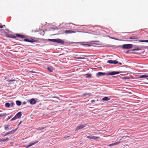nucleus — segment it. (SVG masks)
Instances as JSON below:
<instances>
[{
    "label": "nucleus",
    "mask_w": 148,
    "mask_h": 148,
    "mask_svg": "<svg viewBox=\"0 0 148 148\" xmlns=\"http://www.w3.org/2000/svg\"><path fill=\"white\" fill-rule=\"evenodd\" d=\"M86 75L87 77H91L92 76L91 74L89 73L86 74Z\"/></svg>",
    "instance_id": "obj_25"
},
{
    "label": "nucleus",
    "mask_w": 148,
    "mask_h": 148,
    "mask_svg": "<svg viewBox=\"0 0 148 148\" xmlns=\"http://www.w3.org/2000/svg\"><path fill=\"white\" fill-rule=\"evenodd\" d=\"M64 33L66 34H70L75 33V32L73 30H66L64 31Z\"/></svg>",
    "instance_id": "obj_9"
},
{
    "label": "nucleus",
    "mask_w": 148,
    "mask_h": 148,
    "mask_svg": "<svg viewBox=\"0 0 148 148\" xmlns=\"http://www.w3.org/2000/svg\"><path fill=\"white\" fill-rule=\"evenodd\" d=\"M81 45H84V46H86L87 47H90V46H91V45H90V44H82Z\"/></svg>",
    "instance_id": "obj_27"
},
{
    "label": "nucleus",
    "mask_w": 148,
    "mask_h": 148,
    "mask_svg": "<svg viewBox=\"0 0 148 148\" xmlns=\"http://www.w3.org/2000/svg\"><path fill=\"white\" fill-rule=\"evenodd\" d=\"M107 62L110 64H116L117 63H119L120 65H122V63L121 62L118 63L117 61L116 60H108L107 61Z\"/></svg>",
    "instance_id": "obj_4"
},
{
    "label": "nucleus",
    "mask_w": 148,
    "mask_h": 148,
    "mask_svg": "<svg viewBox=\"0 0 148 148\" xmlns=\"http://www.w3.org/2000/svg\"><path fill=\"white\" fill-rule=\"evenodd\" d=\"M44 128H45L44 127L39 128H38V130H43V129H44Z\"/></svg>",
    "instance_id": "obj_35"
},
{
    "label": "nucleus",
    "mask_w": 148,
    "mask_h": 148,
    "mask_svg": "<svg viewBox=\"0 0 148 148\" xmlns=\"http://www.w3.org/2000/svg\"><path fill=\"white\" fill-rule=\"evenodd\" d=\"M29 72L35 73H37V72H36L35 71H29Z\"/></svg>",
    "instance_id": "obj_34"
},
{
    "label": "nucleus",
    "mask_w": 148,
    "mask_h": 148,
    "mask_svg": "<svg viewBox=\"0 0 148 148\" xmlns=\"http://www.w3.org/2000/svg\"><path fill=\"white\" fill-rule=\"evenodd\" d=\"M3 27V26L0 25V31H1V29Z\"/></svg>",
    "instance_id": "obj_36"
},
{
    "label": "nucleus",
    "mask_w": 148,
    "mask_h": 148,
    "mask_svg": "<svg viewBox=\"0 0 148 148\" xmlns=\"http://www.w3.org/2000/svg\"><path fill=\"white\" fill-rule=\"evenodd\" d=\"M108 145L109 146H113V143L112 144H110Z\"/></svg>",
    "instance_id": "obj_39"
},
{
    "label": "nucleus",
    "mask_w": 148,
    "mask_h": 148,
    "mask_svg": "<svg viewBox=\"0 0 148 148\" xmlns=\"http://www.w3.org/2000/svg\"><path fill=\"white\" fill-rule=\"evenodd\" d=\"M110 98H109L108 97H105L103 98L102 99V100L103 101H108L110 100Z\"/></svg>",
    "instance_id": "obj_15"
},
{
    "label": "nucleus",
    "mask_w": 148,
    "mask_h": 148,
    "mask_svg": "<svg viewBox=\"0 0 148 148\" xmlns=\"http://www.w3.org/2000/svg\"><path fill=\"white\" fill-rule=\"evenodd\" d=\"M147 79L148 80V78H147Z\"/></svg>",
    "instance_id": "obj_46"
},
{
    "label": "nucleus",
    "mask_w": 148,
    "mask_h": 148,
    "mask_svg": "<svg viewBox=\"0 0 148 148\" xmlns=\"http://www.w3.org/2000/svg\"><path fill=\"white\" fill-rule=\"evenodd\" d=\"M14 104V103L13 102H11L10 103V106L11 107H13Z\"/></svg>",
    "instance_id": "obj_31"
},
{
    "label": "nucleus",
    "mask_w": 148,
    "mask_h": 148,
    "mask_svg": "<svg viewBox=\"0 0 148 148\" xmlns=\"http://www.w3.org/2000/svg\"><path fill=\"white\" fill-rule=\"evenodd\" d=\"M87 95H88L89 96H90L91 95V94L90 93H86V94H85V93L83 95V96H85Z\"/></svg>",
    "instance_id": "obj_29"
},
{
    "label": "nucleus",
    "mask_w": 148,
    "mask_h": 148,
    "mask_svg": "<svg viewBox=\"0 0 148 148\" xmlns=\"http://www.w3.org/2000/svg\"><path fill=\"white\" fill-rule=\"evenodd\" d=\"M29 102L31 104H34L36 103V100L34 99H32L29 100Z\"/></svg>",
    "instance_id": "obj_10"
},
{
    "label": "nucleus",
    "mask_w": 148,
    "mask_h": 148,
    "mask_svg": "<svg viewBox=\"0 0 148 148\" xmlns=\"http://www.w3.org/2000/svg\"><path fill=\"white\" fill-rule=\"evenodd\" d=\"M15 79H8L7 81L8 82H12L13 81H15Z\"/></svg>",
    "instance_id": "obj_33"
},
{
    "label": "nucleus",
    "mask_w": 148,
    "mask_h": 148,
    "mask_svg": "<svg viewBox=\"0 0 148 148\" xmlns=\"http://www.w3.org/2000/svg\"><path fill=\"white\" fill-rule=\"evenodd\" d=\"M128 53V51H127V52H126V53Z\"/></svg>",
    "instance_id": "obj_45"
},
{
    "label": "nucleus",
    "mask_w": 148,
    "mask_h": 148,
    "mask_svg": "<svg viewBox=\"0 0 148 148\" xmlns=\"http://www.w3.org/2000/svg\"><path fill=\"white\" fill-rule=\"evenodd\" d=\"M136 50V49H134L133 50V51H136V50Z\"/></svg>",
    "instance_id": "obj_41"
},
{
    "label": "nucleus",
    "mask_w": 148,
    "mask_h": 148,
    "mask_svg": "<svg viewBox=\"0 0 148 148\" xmlns=\"http://www.w3.org/2000/svg\"><path fill=\"white\" fill-rule=\"evenodd\" d=\"M95 100H92L91 101V103H93V102H95Z\"/></svg>",
    "instance_id": "obj_38"
},
{
    "label": "nucleus",
    "mask_w": 148,
    "mask_h": 148,
    "mask_svg": "<svg viewBox=\"0 0 148 148\" xmlns=\"http://www.w3.org/2000/svg\"><path fill=\"white\" fill-rule=\"evenodd\" d=\"M57 40L56 39H49L48 40L49 41H51L53 42H57Z\"/></svg>",
    "instance_id": "obj_18"
},
{
    "label": "nucleus",
    "mask_w": 148,
    "mask_h": 148,
    "mask_svg": "<svg viewBox=\"0 0 148 148\" xmlns=\"http://www.w3.org/2000/svg\"><path fill=\"white\" fill-rule=\"evenodd\" d=\"M24 40L25 41H27L32 43L35 42L37 41V40L31 38H25L24 39Z\"/></svg>",
    "instance_id": "obj_6"
},
{
    "label": "nucleus",
    "mask_w": 148,
    "mask_h": 148,
    "mask_svg": "<svg viewBox=\"0 0 148 148\" xmlns=\"http://www.w3.org/2000/svg\"><path fill=\"white\" fill-rule=\"evenodd\" d=\"M9 125H7L6 126H5V129L6 130H9V127H10Z\"/></svg>",
    "instance_id": "obj_23"
},
{
    "label": "nucleus",
    "mask_w": 148,
    "mask_h": 148,
    "mask_svg": "<svg viewBox=\"0 0 148 148\" xmlns=\"http://www.w3.org/2000/svg\"><path fill=\"white\" fill-rule=\"evenodd\" d=\"M7 115V114L6 113H4L2 114H0V117H3L4 116Z\"/></svg>",
    "instance_id": "obj_26"
},
{
    "label": "nucleus",
    "mask_w": 148,
    "mask_h": 148,
    "mask_svg": "<svg viewBox=\"0 0 148 148\" xmlns=\"http://www.w3.org/2000/svg\"><path fill=\"white\" fill-rule=\"evenodd\" d=\"M105 74V73L99 72L97 74V77H99L101 75H104Z\"/></svg>",
    "instance_id": "obj_14"
},
{
    "label": "nucleus",
    "mask_w": 148,
    "mask_h": 148,
    "mask_svg": "<svg viewBox=\"0 0 148 148\" xmlns=\"http://www.w3.org/2000/svg\"><path fill=\"white\" fill-rule=\"evenodd\" d=\"M5 106L6 108H9L10 106V103H6L5 104Z\"/></svg>",
    "instance_id": "obj_22"
},
{
    "label": "nucleus",
    "mask_w": 148,
    "mask_h": 148,
    "mask_svg": "<svg viewBox=\"0 0 148 148\" xmlns=\"http://www.w3.org/2000/svg\"><path fill=\"white\" fill-rule=\"evenodd\" d=\"M21 116L22 114L21 112H18L16 114L15 116L11 119V121H13L17 119L20 118L21 117Z\"/></svg>",
    "instance_id": "obj_1"
},
{
    "label": "nucleus",
    "mask_w": 148,
    "mask_h": 148,
    "mask_svg": "<svg viewBox=\"0 0 148 148\" xmlns=\"http://www.w3.org/2000/svg\"><path fill=\"white\" fill-rule=\"evenodd\" d=\"M38 141H36V142H34V143H30V144L29 145H27L26 147V148H29V147H30L36 144V143H38Z\"/></svg>",
    "instance_id": "obj_11"
},
{
    "label": "nucleus",
    "mask_w": 148,
    "mask_h": 148,
    "mask_svg": "<svg viewBox=\"0 0 148 148\" xmlns=\"http://www.w3.org/2000/svg\"><path fill=\"white\" fill-rule=\"evenodd\" d=\"M24 36L19 34H16L15 35L11 34L10 35V37L11 38H15L16 37L23 38L24 37Z\"/></svg>",
    "instance_id": "obj_3"
},
{
    "label": "nucleus",
    "mask_w": 148,
    "mask_h": 148,
    "mask_svg": "<svg viewBox=\"0 0 148 148\" xmlns=\"http://www.w3.org/2000/svg\"><path fill=\"white\" fill-rule=\"evenodd\" d=\"M18 128H16L15 129L12 130L10 132H9L7 133H6L4 135V136H7L9 134H14L18 129Z\"/></svg>",
    "instance_id": "obj_5"
},
{
    "label": "nucleus",
    "mask_w": 148,
    "mask_h": 148,
    "mask_svg": "<svg viewBox=\"0 0 148 148\" xmlns=\"http://www.w3.org/2000/svg\"><path fill=\"white\" fill-rule=\"evenodd\" d=\"M137 37L136 36H132L131 37H130L129 38L130 39H136Z\"/></svg>",
    "instance_id": "obj_19"
},
{
    "label": "nucleus",
    "mask_w": 148,
    "mask_h": 148,
    "mask_svg": "<svg viewBox=\"0 0 148 148\" xmlns=\"http://www.w3.org/2000/svg\"><path fill=\"white\" fill-rule=\"evenodd\" d=\"M48 70L50 72H52L53 69L51 67H48L47 68Z\"/></svg>",
    "instance_id": "obj_21"
},
{
    "label": "nucleus",
    "mask_w": 148,
    "mask_h": 148,
    "mask_svg": "<svg viewBox=\"0 0 148 148\" xmlns=\"http://www.w3.org/2000/svg\"><path fill=\"white\" fill-rule=\"evenodd\" d=\"M16 103L18 106H19L21 105V102L17 100L16 101Z\"/></svg>",
    "instance_id": "obj_16"
},
{
    "label": "nucleus",
    "mask_w": 148,
    "mask_h": 148,
    "mask_svg": "<svg viewBox=\"0 0 148 148\" xmlns=\"http://www.w3.org/2000/svg\"><path fill=\"white\" fill-rule=\"evenodd\" d=\"M57 42L61 43L62 44H63L64 43V40L59 39H57Z\"/></svg>",
    "instance_id": "obj_12"
},
{
    "label": "nucleus",
    "mask_w": 148,
    "mask_h": 148,
    "mask_svg": "<svg viewBox=\"0 0 148 148\" xmlns=\"http://www.w3.org/2000/svg\"><path fill=\"white\" fill-rule=\"evenodd\" d=\"M69 137V136H68L67 137Z\"/></svg>",
    "instance_id": "obj_44"
},
{
    "label": "nucleus",
    "mask_w": 148,
    "mask_h": 148,
    "mask_svg": "<svg viewBox=\"0 0 148 148\" xmlns=\"http://www.w3.org/2000/svg\"><path fill=\"white\" fill-rule=\"evenodd\" d=\"M127 136V137H129V136Z\"/></svg>",
    "instance_id": "obj_43"
},
{
    "label": "nucleus",
    "mask_w": 148,
    "mask_h": 148,
    "mask_svg": "<svg viewBox=\"0 0 148 148\" xmlns=\"http://www.w3.org/2000/svg\"><path fill=\"white\" fill-rule=\"evenodd\" d=\"M22 121H21L18 124V126L19 125H20L21 124V123H22Z\"/></svg>",
    "instance_id": "obj_40"
},
{
    "label": "nucleus",
    "mask_w": 148,
    "mask_h": 148,
    "mask_svg": "<svg viewBox=\"0 0 148 148\" xmlns=\"http://www.w3.org/2000/svg\"><path fill=\"white\" fill-rule=\"evenodd\" d=\"M75 59H85V58L84 57H74V58Z\"/></svg>",
    "instance_id": "obj_24"
},
{
    "label": "nucleus",
    "mask_w": 148,
    "mask_h": 148,
    "mask_svg": "<svg viewBox=\"0 0 148 148\" xmlns=\"http://www.w3.org/2000/svg\"><path fill=\"white\" fill-rule=\"evenodd\" d=\"M120 73L119 72H117V71H114V72H113L109 73L108 74V75H114L118 74Z\"/></svg>",
    "instance_id": "obj_8"
},
{
    "label": "nucleus",
    "mask_w": 148,
    "mask_h": 148,
    "mask_svg": "<svg viewBox=\"0 0 148 148\" xmlns=\"http://www.w3.org/2000/svg\"><path fill=\"white\" fill-rule=\"evenodd\" d=\"M9 139L8 138H2L0 139V142H5L9 140Z\"/></svg>",
    "instance_id": "obj_13"
},
{
    "label": "nucleus",
    "mask_w": 148,
    "mask_h": 148,
    "mask_svg": "<svg viewBox=\"0 0 148 148\" xmlns=\"http://www.w3.org/2000/svg\"><path fill=\"white\" fill-rule=\"evenodd\" d=\"M139 42H148V40H141L139 41Z\"/></svg>",
    "instance_id": "obj_30"
},
{
    "label": "nucleus",
    "mask_w": 148,
    "mask_h": 148,
    "mask_svg": "<svg viewBox=\"0 0 148 148\" xmlns=\"http://www.w3.org/2000/svg\"><path fill=\"white\" fill-rule=\"evenodd\" d=\"M86 126V125L84 124L80 125L78 126L75 129V130L77 131L79 129L83 128Z\"/></svg>",
    "instance_id": "obj_7"
},
{
    "label": "nucleus",
    "mask_w": 148,
    "mask_h": 148,
    "mask_svg": "<svg viewBox=\"0 0 148 148\" xmlns=\"http://www.w3.org/2000/svg\"><path fill=\"white\" fill-rule=\"evenodd\" d=\"M148 77V75H141L140 77V78H142L143 77Z\"/></svg>",
    "instance_id": "obj_20"
},
{
    "label": "nucleus",
    "mask_w": 148,
    "mask_h": 148,
    "mask_svg": "<svg viewBox=\"0 0 148 148\" xmlns=\"http://www.w3.org/2000/svg\"><path fill=\"white\" fill-rule=\"evenodd\" d=\"M99 138H100L99 137L92 136V139L96 140H97V139H99Z\"/></svg>",
    "instance_id": "obj_17"
},
{
    "label": "nucleus",
    "mask_w": 148,
    "mask_h": 148,
    "mask_svg": "<svg viewBox=\"0 0 148 148\" xmlns=\"http://www.w3.org/2000/svg\"><path fill=\"white\" fill-rule=\"evenodd\" d=\"M132 47V45L130 44H126L123 45L122 48L124 49H130Z\"/></svg>",
    "instance_id": "obj_2"
},
{
    "label": "nucleus",
    "mask_w": 148,
    "mask_h": 148,
    "mask_svg": "<svg viewBox=\"0 0 148 148\" xmlns=\"http://www.w3.org/2000/svg\"><path fill=\"white\" fill-rule=\"evenodd\" d=\"M92 136H87V138L89 139H92Z\"/></svg>",
    "instance_id": "obj_32"
},
{
    "label": "nucleus",
    "mask_w": 148,
    "mask_h": 148,
    "mask_svg": "<svg viewBox=\"0 0 148 148\" xmlns=\"http://www.w3.org/2000/svg\"><path fill=\"white\" fill-rule=\"evenodd\" d=\"M110 38L111 39H115V40H118V39H117L114 38H112V37H110Z\"/></svg>",
    "instance_id": "obj_37"
},
{
    "label": "nucleus",
    "mask_w": 148,
    "mask_h": 148,
    "mask_svg": "<svg viewBox=\"0 0 148 148\" xmlns=\"http://www.w3.org/2000/svg\"><path fill=\"white\" fill-rule=\"evenodd\" d=\"M124 137V136H123V137H122V138H123Z\"/></svg>",
    "instance_id": "obj_42"
},
{
    "label": "nucleus",
    "mask_w": 148,
    "mask_h": 148,
    "mask_svg": "<svg viewBox=\"0 0 148 148\" xmlns=\"http://www.w3.org/2000/svg\"><path fill=\"white\" fill-rule=\"evenodd\" d=\"M121 143V142L120 141H118L116 143H113V146L117 145V144H119Z\"/></svg>",
    "instance_id": "obj_28"
}]
</instances>
